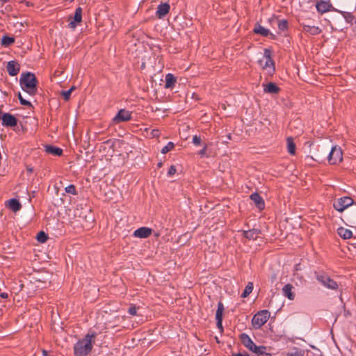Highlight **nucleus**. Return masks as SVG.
Returning a JSON list of instances; mask_svg holds the SVG:
<instances>
[{
    "label": "nucleus",
    "mask_w": 356,
    "mask_h": 356,
    "mask_svg": "<svg viewBox=\"0 0 356 356\" xmlns=\"http://www.w3.org/2000/svg\"><path fill=\"white\" fill-rule=\"evenodd\" d=\"M97 333L92 332L88 333L85 337L79 340L74 346V354L75 356H87L93 348Z\"/></svg>",
    "instance_id": "1"
},
{
    "label": "nucleus",
    "mask_w": 356,
    "mask_h": 356,
    "mask_svg": "<svg viewBox=\"0 0 356 356\" xmlns=\"http://www.w3.org/2000/svg\"><path fill=\"white\" fill-rule=\"evenodd\" d=\"M22 89L29 95L33 96L37 93L38 80L35 75L31 72L22 73L19 79Z\"/></svg>",
    "instance_id": "2"
},
{
    "label": "nucleus",
    "mask_w": 356,
    "mask_h": 356,
    "mask_svg": "<svg viewBox=\"0 0 356 356\" xmlns=\"http://www.w3.org/2000/svg\"><path fill=\"white\" fill-rule=\"evenodd\" d=\"M73 216L83 227H89L93 222L90 210L88 208H83L81 205L76 207L73 210Z\"/></svg>",
    "instance_id": "3"
},
{
    "label": "nucleus",
    "mask_w": 356,
    "mask_h": 356,
    "mask_svg": "<svg viewBox=\"0 0 356 356\" xmlns=\"http://www.w3.org/2000/svg\"><path fill=\"white\" fill-rule=\"evenodd\" d=\"M270 317V312L268 310L258 312L252 318V323L254 327L260 328L264 325Z\"/></svg>",
    "instance_id": "4"
},
{
    "label": "nucleus",
    "mask_w": 356,
    "mask_h": 356,
    "mask_svg": "<svg viewBox=\"0 0 356 356\" xmlns=\"http://www.w3.org/2000/svg\"><path fill=\"white\" fill-rule=\"evenodd\" d=\"M328 161L331 165H336L343 161V152L340 147L334 145L328 155Z\"/></svg>",
    "instance_id": "5"
},
{
    "label": "nucleus",
    "mask_w": 356,
    "mask_h": 356,
    "mask_svg": "<svg viewBox=\"0 0 356 356\" xmlns=\"http://www.w3.org/2000/svg\"><path fill=\"white\" fill-rule=\"evenodd\" d=\"M355 202H354L353 200L350 197H342L339 198L336 202H334L333 207L334 208L339 212L343 211L348 207L353 205Z\"/></svg>",
    "instance_id": "6"
},
{
    "label": "nucleus",
    "mask_w": 356,
    "mask_h": 356,
    "mask_svg": "<svg viewBox=\"0 0 356 356\" xmlns=\"http://www.w3.org/2000/svg\"><path fill=\"white\" fill-rule=\"evenodd\" d=\"M259 64L264 68V69H271V72L275 71V67H274V61L271 58V53L270 51L266 49L264 50V57L262 59H260L259 60Z\"/></svg>",
    "instance_id": "7"
},
{
    "label": "nucleus",
    "mask_w": 356,
    "mask_h": 356,
    "mask_svg": "<svg viewBox=\"0 0 356 356\" xmlns=\"http://www.w3.org/2000/svg\"><path fill=\"white\" fill-rule=\"evenodd\" d=\"M240 339L243 345L252 353H254L259 347L252 341L250 337L245 333L241 334Z\"/></svg>",
    "instance_id": "8"
},
{
    "label": "nucleus",
    "mask_w": 356,
    "mask_h": 356,
    "mask_svg": "<svg viewBox=\"0 0 356 356\" xmlns=\"http://www.w3.org/2000/svg\"><path fill=\"white\" fill-rule=\"evenodd\" d=\"M316 277L322 284L329 289H336L338 287L337 283L325 275H318Z\"/></svg>",
    "instance_id": "9"
},
{
    "label": "nucleus",
    "mask_w": 356,
    "mask_h": 356,
    "mask_svg": "<svg viewBox=\"0 0 356 356\" xmlns=\"http://www.w3.org/2000/svg\"><path fill=\"white\" fill-rule=\"evenodd\" d=\"M345 218L350 227L356 228V202L354 204V207L346 213Z\"/></svg>",
    "instance_id": "10"
},
{
    "label": "nucleus",
    "mask_w": 356,
    "mask_h": 356,
    "mask_svg": "<svg viewBox=\"0 0 356 356\" xmlns=\"http://www.w3.org/2000/svg\"><path fill=\"white\" fill-rule=\"evenodd\" d=\"M129 120H131L130 112L124 109H120L113 119V121L115 123H120L122 122L129 121Z\"/></svg>",
    "instance_id": "11"
},
{
    "label": "nucleus",
    "mask_w": 356,
    "mask_h": 356,
    "mask_svg": "<svg viewBox=\"0 0 356 356\" xmlns=\"http://www.w3.org/2000/svg\"><path fill=\"white\" fill-rule=\"evenodd\" d=\"M6 70L10 76H16L20 71V65L16 60H10L7 63Z\"/></svg>",
    "instance_id": "12"
},
{
    "label": "nucleus",
    "mask_w": 356,
    "mask_h": 356,
    "mask_svg": "<svg viewBox=\"0 0 356 356\" xmlns=\"http://www.w3.org/2000/svg\"><path fill=\"white\" fill-rule=\"evenodd\" d=\"M2 124L3 126L6 127H15L17 125V120L16 118L10 114V113H4L2 117Z\"/></svg>",
    "instance_id": "13"
},
{
    "label": "nucleus",
    "mask_w": 356,
    "mask_h": 356,
    "mask_svg": "<svg viewBox=\"0 0 356 356\" xmlns=\"http://www.w3.org/2000/svg\"><path fill=\"white\" fill-rule=\"evenodd\" d=\"M170 6L168 3H162L157 7L156 15L159 19L164 17L170 11Z\"/></svg>",
    "instance_id": "14"
},
{
    "label": "nucleus",
    "mask_w": 356,
    "mask_h": 356,
    "mask_svg": "<svg viewBox=\"0 0 356 356\" xmlns=\"http://www.w3.org/2000/svg\"><path fill=\"white\" fill-rule=\"evenodd\" d=\"M152 229L151 228L146 227H140L134 231V236L135 237L145 238H147L149 236H150L152 234Z\"/></svg>",
    "instance_id": "15"
},
{
    "label": "nucleus",
    "mask_w": 356,
    "mask_h": 356,
    "mask_svg": "<svg viewBox=\"0 0 356 356\" xmlns=\"http://www.w3.org/2000/svg\"><path fill=\"white\" fill-rule=\"evenodd\" d=\"M223 310H224V305L222 302H219L218 303V309H217V311L216 313V319L217 321V327L220 330H222V321Z\"/></svg>",
    "instance_id": "16"
},
{
    "label": "nucleus",
    "mask_w": 356,
    "mask_h": 356,
    "mask_svg": "<svg viewBox=\"0 0 356 356\" xmlns=\"http://www.w3.org/2000/svg\"><path fill=\"white\" fill-rule=\"evenodd\" d=\"M317 10L321 14L328 12L332 8V4L329 1H320L316 5Z\"/></svg>",
    "instance_id": "17"
},
{
    "label": "nucleus",
    "mask_w": 356,
    "mask_h": 356,
    "mask_svg": "<svg viewBox=\"0 0 356 356\" xmlns=\"http://www.w3.org/2000/svg\"><path fill=\"white\" fill-rule=\"evenodd\" d=\"M82 20V8L81 7H78L74 15V20L69 23V26L71 29H75L76 26V23H80Z\"/></svg>",
    "instance_id": "18"
},
{
    "label": "nucleus",
    "mask_w": 356,
    "mask_h": 356,
    "mask_svg": "<svg viewBox=\"0 0 356 356\" xmlns=\"http://www.w3.org/2000/svg\"><path fill=\"white\" fill-rule=\"evenodd\" d=\"M263 86L266 93L277 94L280 91V88L275 83L270 82Z\"/></svg>",
    "instance_id": "19"
},
{
    "label": "nucleus",
    "mask_w": 356,
    "mask_h": 356,
    "mask_svg": "<svg viewBox=\"0 0 356 356\" xmlns=\"http://www.w3.org/2000/svg\"><path fill=\"white\" fill-rule=\"evenodd\" d=\"M250 199L254 202L255 205L259 209H264L265 203L263 198L257 193H254L250 195Z\"/></svg>",
    "instance_id": "20"
},
{
    "label": "nucleus",
    "mask_w": 356,
    "mask_h": 356,
    "mask_svg": "<svg viewBox=\"0 0 356 356\" xmlns=\"http://www.w3.org/2000/svg\"><path fill=\"white\" fill-rule=\"evenodd\" d=\"M254 32L257 34H259L262 36L267 37L268 35H270L272 38H275V35L270 33L269 30L264 28V26H261L259 24H257L255 25V27L254 29Z\"/></svg>",
    "instance_id": "21"
},
{
    "label": "nucleus",
    "mask_w": 356,
    "mask_h": 356,
    "mask_svg": "<svg viewBox=\"0 0 356 356\" xmlns=\"http://www.w3.org/2000/svg\"><path fill=\"white\" fill-rule=\"evenodd\" d=\"M260 233L261 232L259 229H252L248 231H243V235L249 240H254L257 239Z\"/></svg>",
    "instance_id": "22"
},
{
    "label": "nucleus",
    "mask_w": 356,
    "mask_h": 356,
    "mask_svg": "<svg viewBox=\"0 0 356 356\" xmlns=\"http://www.w3.org/2000/svg\"><path fill=\"white\" fill-rule=\"evenodd\" d=\"M8 207L14 212H17L20 210L22 205L20 202L16 199H10L8 202Z\"/></svg>",
    "instance_id": "23"
},
{
    "label": "nucleus",
    "mask_w": 356,
    "mask_h": 356,
    "mask_svg": "<svg viewBox=\"0 0 356 356\" xmlns=\"http://www.w3.org/2000/svg\"><path fill=\"white\" fill-rule=\"evenodd\" d=\"M337 233L343 239H349L353 236L352 232L350 229L343 227L337 229Z\"/></svg>",
    "instance_id": "24"
},
{
    "label": "nucleus",
    "mask_w": 356,
    "mask_h": 356,
    "mask_svg": "<svg viewBox=\"0 0 356 356\" xmlns=\"http://www.w3.org/2000/svg\"><path fill=\"white\" fill-rule=\"evenodd\" d=\"M293 288V286L291 284H287L282 289L284 295L291 300L295 298V294L292 292Z\"/></svg>",
    "instance_id": "25"
},
{
    "label": "nucleus",
    "mask_w": 356,
    "mask_h": 356,
    "mask_svg": "<svg viewBox=\"0 0 356 356\" xmlns=\"http://www.w3.org/2000/svg\"><path fill=\"white\" fill-rule=\"evenodd\" d=\"M45 151L47 153L56 155V156H60L63 154V149L55 147L52 145H46L45 146Z\"/></svg>",
    "instance_id": "26"
},
{
    "label": "nucleus",
    "mask_w": 356,
    "mask_h": 356,
    "mask_svg": "<svg viewBox=\"0 0 356 356\" xmlns=\"http://www.w3.org/2000/svg\"><path fill=\"white\" fill-rule=\"evenodd\" d=\"M303 30L313 35H318L321 32V29L319 27L309 25H304Z\"/></svg>",
    "instance_id": "27"
},
{
    "label": "nucleus",
    "mask_w": 356,
    "mask_h": 356,
    "mask_svg": "<svg viewBox=\"0 0 356 356\" xmlns=\"http://www.w3.org/2000/svg\"><path fill=\"white\" fill-rule=\"evenodd\" d=\"M177 81L176 77L172 74H168L165 76V86L166 88H171L175 86Z\"/></svg>",
    "instance_id": "28"
},
{
    "label": "nucleus",
    "mask_w": 356,
    "mask_h": 356,
    "mask_svg": "<svg viewBox=\"0 0 356 356\" xmlns=\"http://www.w3.org/2000/svg\"><path fill=\"white\" fill-rule=\"evenodd\" d=\"M305 350L297 347L291 348L286 354V356H304Z\"/></svg>",
    "instance_id": "29"
},
{
    "label": "nucleus",
    "mask_w": 356,
    "mask_h": 356,
    "mask_svg": "<svg viewBox=\"0 0 356 356\" xmlns=\"http://www.w3.org/2000/svg\"><path fill=\"white\" fill-rule=\"evenodd\" d=\"M286 142L289 153L291 155H294L296 153V144L294 143L293 138L291 137L287 138Z\"/></svg>",
    "instance_id": "30"
},
{
    "label": "nucleus",
    "mask_w": 356,
    "mask_h": 356,
    "mask_svg": "<svg viewBox=\"0 0 356 356\" xmlns=\"http://www.w3.org/2000/svg\"><path fill=\"white\" fill-rule=\"evenodd\" d=\"M15 42V38L8 35H3L1 38V45L4 47H9Z\"/></svg>",
    "instance_id": "31"
},
{
    "label": "nucleus",
    "mask_w": 356,
    "mask_h": 356,
    "mask_svg": "<svg viewBox=\"0 0 356 356\" xmlns=\"http://www.w3.org/2000/svg\"><path fill=\"white\" fill-rule=\"evenodd\" d=\"M254 353L257 356H272L270 353H266V347L264 346H259Z\"/></svg>",
    "instance_id": "32"
},
{
    "label": "nucleus",
    "mask_w": 356,
    "mask_h": 356,
    "mask_svg": "<svg viewBox=\"0 0 356 356\" xmlns=\"http://www.w3.org/2000/svg\"><path fill=\"white\" fill-rule=\"evenodd\" d=\"M253 289V283L250 282L248 283L247 286H245L243 293L241 294L242 298H246L248 297L252 291Z\"/></svg>",
    "instance_id": "33"
},
{
    "label": "nucleus",
    "mask_w": 356,
    "mask_h": 356,
    "mask_svg": "<svg viewBox=\"0 0 356 356\" xmlns=\"http://www.w3.org/2000/svg\"><path fill=\"white\" fill-rule=\"evenodd\" d=\"M36 238L39 242L44 243L48 239V236L43 231H41L37 234Z\"/></svg>",
    "instance_id": "34"
},
{
    "label": "nucleus",
    "mask_w": 356,
    "mask_h": 356,
    "mask_svg": "<svg viewBox=\"0 0 356 356\" xmlns=\"http://www.w3.org/2000/svg\"><path fill=\"white\" fill-rule=\"evenodd\" d=\"M278 28L280 30L284 31L288 29V22L286 19L279 21Z\"/></svg>",
    "instance_id": "35"
},
{
    "label": "nucleus",
    "mask_w": 356,
    "mask_h": 356,
    "mask_svg": "<svg viewBox=\"0 0 356 356\" xmlns=\"http://www.w3.org/2000/svg\"><path fill=\"white\" fill-rule=\"evenodd\" d=\"M175 145L172 142H169L165 147L161 149L162 154H166L174 148Z\"/></svg>",
    "instance_id": "36"
},
{
    "label": "nucleus",
    "mask_w": 356,
    "mask_h": 356,
    "mask_svg": "<svg viewBox=\"0 0 356 356\" xmlns=\"http://www.w3.org/2000/svg\"><path fill=\"white\" fill-rule=\"evenodd\" d=\"M17 97H18V99H19V102H20V104H21L22 105H24V106H31V107H32V106H32V104H31V103L30 102L26 101V99H24L22 97V95H21V93H20V92H19V93H18Z\"/></svg>",
    "instance_id": "37"
},
{
    "label": "nucleus",
    "mask_w": 356,
    "mask_h": 356,
    "mask_svg": "<svg viewBox=\"0 0 356 356\" xmlns=\"http://www.w3.org/2000/svg\"><path fill=\"white\" fill-rule=\"evenodd\" d=\"M65 192L67 193H70V194H72V195H76V191L75 186L73 185V184L69 185L68 186H67L65 188Z\"/></svg>",
    "instance_id": "38"
},
{
    "label": "nucleus",
    "mask_w": 356,
    "mask_h": 356,
    "mask_svg": "<svg viewBox=\"0 0 356 356\" xmlns=\"http://www.w3.org/2000/svg\"><path fill=\"white\" fill-rule=\"evenodd\" d=\"M343 15L347 22L351 23L354 19V16L350 13H343Z\"/></svg>",
    "instance_id": "39"
},
{
    "label": "nucleus",
    "mask_w": 356,
    "mask_h": 356,
    "mask_svg": "<svg viewBox=\"0 0 356 356\" xmlns=\"http://www.w3.org/2000/svg\"><path fill=\"white\" fill-rule=\"evenodd\" d=\"M137 310H138V307H136L134 305H131V307H129V308L128 309V312L131 316H136L137 314Z\"/></svg>",
    "instance_id": "40"
},
{
    "label": "nucleus",
    "mask_w": 356,
    "mask_h": 356,
    "mask_svg": "<svg viewBox=\"0 0 356 356\" xmlns=\"http://www.w3.org/2000/svg\"><path fill=\"white\" fill-rule=\"evenodd\" d=\"M71 93L72 92L69 90H66V91H62L61 92V95H63V98L66 101H67L70 99Z\"/></svg>",
    "instance_id": "41"
},
{
    "label": "nucleus",
    "mask_w": 356,
    "mask_h": 356,
    "mask_svg": "<svg viewBox=\"0 0 356 356\" xmlns=\"http://www.w3.org/2000/svg\"><path fill=\"white\" fill-rule=\"evenodd\" d=\"M176 172H177L176 167L175 165H171L168 170V175L172 176V175H175L176 173Z\"/></svg>",
    "instance_id": "42"
},
{
    "label": "nucleus",
    "mask_w": 356,
    "mask_h": 356,
    "mask_svg": "<svg viewBox=\"0 0 356 356\" xmlns=\"http://www.w3.org/2000/svg\"><path fill=\"white\" fill-rule=\"evenodd\" d=\"M193 143L195 145H199L201 143V138L198 136H194L193 138Z\"/></svg>",
    "instance_id": "43"
},
{
    "label": "nucleus",
    "mask_w": 356,
    "mask_h": 356,
    "mask_svg": "<svg viewBox=\"0 0 356 356\" xmlns=\"http://www.w3.org/2000/svg\"><path fill=\"white\" fill-rule=\"evenodd\" d=\"M152 137L158 138L160 136V131L159 129H153L151 132Z\"/></svg>",
    "instance_id": "44"
},
{
    "label": "nucleus",
    "mask_w": 356,
    "mask_h": 356,
    "mask_svg": "<svg viewBox=\"0 0 356 356\" xmlns=\"http://www.w3.org/2000/svg\"><path fill=\"white\" fill-rule=\"evenodd\" d=\"M207 147L205 145L199 152V154L202 156L205 155L207 152Z\"/></svg>",
    "instance_id": "45"
},
{
    "label": "nucleus",
    "mask_w": 356,
    "mask_h": 356,
    "mask_svg": "<svg viewBox=\"0 0 356 356\" xmlns=\"http://www.w3.org/2000/svg\"><path fill=\"white\" fill-rule=\"evenodd\" d=\"M232 356H250L247 353H232Z\"/></svg>",
    "instance_id": "46"
},
{
    "label": "nucleus",
    "mask_w": 356,
    "mask_h": 356,
    "mask_svg": "<svg viewBox=\"0 0 356 356\" xmlns=\"http://www.w3.org/2000/svg\"><path fill=\"white\" fill-rule=\"evenodd\" d=\"M0 296L2 298H8V294L6 293H1L0 294Z\"/></svg>",
    "instance_id": "47"
},
{
    "label": "nucleus",
    "mask_w": 356,
    "mask_h": 356,
    "mask_svg": "<svg viewBox=\"0 0 356 356\" xmlns=\"http://www.w3.org/2000/svg\"><path fill=\"white\" fill-rule=\"evenodd\" d=\"M277 279V275L275 273H273L271 276L272 281H275Z\"/></svg>",
    "instance_id": "48"
},
{
    "label": "nucleus",
    "mask_w": 356,
    "mask_h": 356,
    "mask_svg": "<svg viewBox=\"0 0 356 356\" xmlns=\"http://www.w3.org/2000/svg\"><path fill=\"white\" fill-rule=\"evenodd\" d=\"M42 356H48V353L47 351L44 350H42Z\"/></svg>",
    "instance_id": "49"
},
{
    "label": "nucleus",
    "mask_w": 356,
    "mask_h": 356,
    "mask_svg": "<svg viewBox=\"0 0 356 356\" xmlns=\"http://www.w3.org/2000/svg\"><path fill=\"white\" fill-rule=\"evenodd\" d=\"M26 170L29 172L31 173L33 172V168L31 167H27Z\"/></svg>",
    "instance_id": "50"
},
{
    "label": "nucleus",
    "mask_w": 356,
    "mask_h": 356,
    "mask_svg": "<svg viewBox=\"0 0 356 356\" xmlns=\"http://www.w3.org/2000/svg\"><path fill=\"white\" fill-rule=\"evenodd\" d=\"M75 89V87L74 86H72L69 90H70V92H72Z\"/></svg>",
    "instance_id": "51"
},
{
    "label": "nucleus",
    "mask_w": 356,
    "mask_h": 356,
    "mask_svg": "<svg viewBox=\"0 0 356 356\" xmlns=\"http://www.w3.org/2000/svg\"><path fill=\"white\" fill-rule=\"evenodd\" d=\"M161 165H162V163H158V166H159V167H161Z\"/></svg>",
    "instance_id": "52"
}]
</instances>
